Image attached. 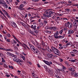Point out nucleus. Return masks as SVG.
Returning <instances> with one entry per match:
<instances>
[{
    "label": "nucleus",
    "instance_id": "24",
    "mask_svg": "<svg viewBox=\"0 0 78 78\" xmlns=\"http://www.w3.org/2000/svg\"><path fill=\"white\" fill-rule=\"evenodd\" d=\"M64 63L65 64H66V65L67 66H69V62H67V61H66V62H64Z\"/></svg>",
    "mask_w": 78,
    "mask_h": 78
},
{
    "label": "nucleus",
    "instance_id": "43",
    "mask_svg": "<svg viewBox=\"0 0 78 78\" xmlns=\"http://www.w3.org/2000/svg\"><path fill=\"white\" fill-rule=\"evenodd\" d=\"M46 32L47 33H51V31H48V30H46Z\"/></svg>",
    "mask_w": 78,
    "mask_h": 78
},
{
    "label": "nucleus",
    "instance_id": "14",
    "mask_svg": "<svg viewBox=\"0 0 78 78\" xmlns=\"http://www.w3.org/2000/svg\"><path fill=\"white\" fill-rule=\"evenodd\" d=\"M34 31L35 32V33L37 34L39 33V31H38V30L36 29H34Z\"/></svg>",
    "mask_w": 78,
    "mask_h": 78
},
{
    "label": "nucleus",
    "instance_id": "15",
    "mask_svg": "<svg viewBox=\"0 0 78 78\" xmlns=\"http://www.w3.org/2000/svg\"><path fill=\"white\" fill-rule=\"evenodd\" d=\"M51 69L50 68H48V72L49 73H51V74H52V73H51Z\"/></svg>",
    "mask_w": 78,
    "mask_h": 78
},
{
    "label": "nucleus",
    "instance_id": "20",
    "mask_svg": "<svg viewBox=\"0 0 78 78\" xmlns=\"http://www.w3.org/2000/svg\"><path fill=\"white\" fill-rule=\"evenodd\" d=\"M48 23V21H47V20H44V24H47Z\"/></svg>",
    "mask_w": 78,
    "mask_h": 78
},
{
    "label": "nucleus",
    "instance_id": "19",
    "mask_svg": "<svg viewBox=\"0 0 78 78\" xmlns=\"http://www.w3.org/2000/svg\"><path fill=\"white\" fill-rule=\"evenodd\" d=\"M44 17H50L49 16H48V15H45V14L44 13L43 15Z\"/></svg>",
    "mask_w": 78,
    "mask_h": 78
},
{
    "label": "nucleus",
    "instance_id": "4",
    "mask_svg": "<svg viewBox=\"0 0 78 78\" xmlns=\"http://www.w3.org/2000/svg\"><path fill=\"white\" fill-rule=\"evenodd\" d=\"M43 62L46 64H47V65H48V66H51V65H50V63H49V62H48V61H47L46 60H43Z\"/></svg>",
    "mask_w": 78,
    "mask_h": 78
},
{
    "label": "nucleus",
    "instance_id": "17",
    "mask_svg": "<svg viewBox=\"0 0 78 78\" xmlns=\"http://www.w3.org/2000/svg\"><path fill=\"white\" fill-rule=\"evenodd\" d=\"M18 59L19 58H17V57H14L13 59V61H16V62H17Z\"/></svg>",
    "mask_w": 78,
    "mask_h": 78
},
{
    "label": "nucleus",
    "instance_id": "57",
    "mask_svg": "<svg viewBox=\"0 0 78 78\" xmlns=\"http://www.w3.org/2000/svg\"><path fill=\"white\" fill-rule=\"evenodd\" d=\"M4 13L5 14V15H6V16L8 14V13L6 11L4 12Z\"/></svg>",
    "mask_w": 78,
    "mask_h": 78
},
{
    "label": "nucleus",
    "instance_id": "36",
    "mask_svg": "<svg viewBox=\"0 0 78 78\" xmlns=\"http://www.w3.org/2000/svg\"><path fill=\"white\" fill-rule=\"evenodd\" d=\"M62 69L63 70H66L67 69V68L64 66H62Z\"/></svg>",
    "mask_w": 78,
    "mask_h": 78
},
{
    "label": "nucleus",
    "instance_id": "50",
    "mask_svg": "<svg viewBox=\"0 0 78 78\" xmlns=\"http://www.w3.org/2000/svg\"><path fill=\"white\" fill-rule=\"evenodd\" d=\"M22 55H23L24 56H26V55H27V54H25V53L23 52H22Z\"/></svg>",
    "mask_w": 78,
    "mask_h": 78
},
{
    "label": "nucleus",
    "instance_id": "2",
    "mask_svg": "<svg viewBox=\"0 0 78 78\" xmlns=\"http://www.w3.org/2000/svg\"><path fill=\"white\" fill-rule=\"evenodd\" d=\"M24 7V5L23 4H21L20 5V7H16V8H18L20 10H24L25 9L23 8Z\"/></svg>",
    "mask_w": 78,
    "mask_h": 78
},
{
    "label": "nucleus",
    "instance_id": "42",
    "mask_svg": "<svg viewBox=\"0 0 78 78\" xmlns=\"http://www.w3.org/2000/svg\"><path fill=\"white\" fill-rule=\"evenodd\" d=\"M55 77H56L57 78H61L60 76H59L57 75H55Z\"/></svg>",
    "mask_w": 78,
    "mask_h": 78
},
{
    "label": "nucleus",
    "instance_id": "37",
    "mask_svg": "<svg viewBox=\"0 0 78 78\" xmlns=\"http://www.w3.org/2000/svg\"><path fill=\"white\" fill-rule=\"evenodd\" d=\"M7 36L8 37H9L11 36V35L9 34H7Z\"/></svg>",
    "mask_w": 78,
    "mask_h": 78
},
{
    "label": "nucleus",
    "instance_id": "44",
    "mask_svg": "<svg viewBox=\"0 0 78 78\" xmlns=\"http://www.w3.org/2000/svg\"><path fill=\"white\" fill-rule=\"evenodd\" d=\"M54 29L53 30V31H56V30H57V28H56V27H54Z\"/></svg>",
    "mask_w": 78,
    "mask_h": 78
},
{
    "label": "nucleus",
    "instance_id": "9",
    "mask_svg": "<svg viewBox=\"0 0 78 78\" xmlns=\"http://www.w3.org/2000/svg\"><path fill=\"white\" fill-rule=\"evenodd\" d=\"M12 27L16 28L17 27V24H16V23L15 22H13L12 24Z\"/></svg>",
    "mask_w": 78,
    "mask_h": 78
},
{
    "label": "nucleus",
    "instance_id": "29",
    "mask_svg": "<svg viewBox=\"0 0 78 78\" xmlns=\"http://www.w3.org/2000/svg\"><path fill=\"white\" fill-rule=\"evenodd\" d=\"M30 33L32 34H33V35H34V36H36V34H34V33H33V31H32L31 30H30Z\"/></svg>",
    "mask_w": 78,
    "mask_h": 78
},
{
    "label": "nucleus",
    "instance_id": "48",
    "mask_svg": "<svg viewBox=\"0 0 78 78\" xmlns=\"http://www.w3.org/2000/svg\"><path fill=\"white\" fill-rule=\"evenodd\" d=\"M4 67H5V68H8V66H7V65H6L5 64H4Z\"/></svg>",
    "mask_w": 78,
    "mask_h": 78
},
{
    "label": "nucleus",
    "instance_id": "25",
    "mask_svg": "<svg viewBox=\"0 0 78 78\" xmlns=\"http://www.w3.org/2000/svg\"><path fill=\"white\" fill-rule=\"evenodd\" d=\"M36 17H37V16H34L33 17H30V20H33V19L34 18H36Z\"/></svg>",
    "mask_w": 78,
    "mask_h": 78
},
{
    "label": "nucleus",
    "instance_id": "38",
    "mask_svg": "<svg viewBox=\"0 0 78 78\" xmlns=\"http://www.w3.org/2000/svg\"><path fill=\"white\" fill-rule=\"evenodd\" d=\"M36 26H34L33 27H31V28H33V30H34V29H36Z\"/></svg>",
    "mask_w": 78,
    "mask_h": 78
},
{
    "label": "nucleus",
    "instance_id": "58",
    "mask_svg": "<svg viewBox=\"0 0 78 78\" xmlns=\"http://www.w3.org/2000/svg\"><path fill=\"white\" fill-rule=\"evenodd\" d=\"M0 57H2L3 56V54L0 53Z\"/></svg>",
    "mask_w": 78,
    "mask_h": 78
},
{
    "label": "nucleus",
    "instance_id": "18",
    "mask_svg": "<svg viewBox=\"0 0 78 78\" xmlns=\"http://www.w3.org/2000/svg\"><path fill=\"white\" fill-rule=\"evenodd\" d=\"M48 52L49 53H50L51 51H52L51 49H50V48H48L47 49Z\"/></svg>",
    "mask_w": 78,
    "mask_h": 78
},
{
    "label": "nucleus",
    "instance_id": "21",
    "mask_svg": "<svg viewBox=\"0 0 78 78\" xmlns=\"http://www.w3.org/2000/svg\"><path fill=\"white\" fill-rule=\"evenodd\" d=\"M71 44H72V43H71V42H69L66 43V46H68V45H71Z\"/></svg>",
    "mask_w": 78,
    "mask_h": 78
},
{
    "label": "nucleus",
    "instance_id": "6",
    "mask_svg": "<svg viewBox=\"0 0 78 78\" xmlns=\"http://www.w3.org/2000/svg\"><path fill=\"white\" fill-rule=\"evenodd\" d=\"M17 63L18 64H20V65H22V61L20 59L18 58L17 61Z\"/></svg>",
    "mask_w": 78,
    "mask_h": 78
},
{
    "label": "nucleus",
    "instance_id": "23",
    "mask_svg": "<svg viewBox=\"0 0 78 78\" xmlns=\"http://www.w3.org/2000/svg\"><path fill=\"white\" fill-rule=\"evenodd\" d=\"M69 26H70V28H72V23H70L69 24Z\"/></svg>",
    "mask_w": 78,
    "mask_h": 78
},
{
    "label": "nucleus",
    "instance_id": "3",
    "mask_svg": "<svg viewBox=\"0 0 78 78\" xmlns=\"http://www.w3.org/2000/svg\"><path fill=\"white\" fill-rule=\"evenodd\" d=\"M68 70L69 71H72V72H75V69H74L73 67H68Z\"/></svg>",
    "mask_w": 78,
    "mask_h": 78
},
{
    "label": "nucleus",
    "instance_id": "47",
    "mask_svg": "<svg viewBox=\"0 0 78 78\" xmlns=\"http://www.w3.org/2000/svg\"><path fill=\"white\" fill-rule=\"evenodd\" d=\"M45 43H46L45 42V43H44V42H43V41H42V45H44V46H45V45H45Z\"/></svg>",
    "mask_w": 78,
    "mask_h": 78
},
{
    "label": "nucleus",
    "instance_id": "55",
    "mask_svg": "<svg viewBox=\"0 0 78 78\" xmlns=\"http://www.w3.org/2000/svg\"><path fill=\"white\" fill-rule=\"evenodd\" d=\"M0 50H5V49H4L3 48L0 47Z\"/></svg>",
    "mask_w": 78,
    "mask_h": 78
},
{
    "label": "nucleus",
    "instance_id": "7",
    "mask_svg": "<svg viewBox=\"0 0 78 78\" xmlns=\"http://www.w3.org/2000/svg\"><path fill=\"white\" fill-rule=\"evenodd\" d=\"M54 13H55V12H52L51 11H49L48 12V16H49V17H51V14H54Z\"/></svg>",
    "mask_w": 78,
    "mask_h": 78
},
{
    "label": "nucleus",
    "instance_id": "40",
    "mask_svg": "<svg viewBox=\"0 0 78 78\" xmlns=\"http://www.w3.org/2000/svg\"><path fill=\"white\" fill-rule=\"evenodd\" d=\"M21 58H22V59H23V60L25 61V56H21Z\"/></svg>",
    "mask_w": 78,
    "mask_h": 78
},
{
    "label": "nucleus",
    "instance_id": "56",
    "mask_svg": "<svg viewBox=\"0 0 78 78\" xmlns=\"http://www.w3.org/2000/svg\"><path fill=\"white\" fill-rule=\"evenodd\" d=\"M10 56H12V57H15V55H14L13 54H12V53H11V54Z\"/></svg>",
    "mask_w": 78,
    "mask_h": 78
},
{
    "label": "nucleus",
    "instance_id": "59",
    "mask_svg": "<svg viewBox=\"0 0 78 78\" xmlns=\"http://www.w3.org/2000/svg\"><path fill=\"white\" fill-rule=\"evenodd\" d=\"M40 23H41L40 25H41L42 26H43L44 25V23L42 22H41Z\"/></svg>",
    "mask_w": 78,
    "mask_h": 78
},
{
    "label": "nucleus",
    "instance_id": "33",
    "mask_svg": "<svg viewBox=\"0 0 78 78\" xmlns=\"http://www.w3.org/2000/svg\"><path fill=\"white\" fill-rule=\"evenodd\" d=\"M14 48L15 49V50H16V51H17V50L18 49V48H17V46H15Z\"/></svg>",
    "mask_w": 78,
    "mask_h": 78
},
{
    "label": "nucleus",
    "instance_id": "28",
    "mask_svg": "<svg viewBox=\"0 0 78 78\" xmlns=\"http://www.w3.org/2000/svg\"><path fill=\"white\" fill-rule=\"evenodd\" d=\"M4 1L3 0H1L0 2V4H4Z\"/></svg>",
    "mask_w": 78,
    "mask_h": 78
},
{
    "label": "nucleus",
    "instance_id": "61",
    "mask_svg": "<svg viewBox=\"0 0 78 78\" xmlns=\"http://www.w3.org/2000/svg\"><path fill=\"white\" fill-rule=\"evenodd\" d=\"M50 30H53L54 29V27H50Z\"/></svg>",
    "mask_w": 78,
    "mask_h": 78
},
{
    "label": "nucleus",
    "instance_id": "26",
    "mask_svg": "<svg viewBox=\"0 0 78 78\" xmlns=\"http://www.w3.org/2000/svg\"><path fill=\"white\" fill-rule=\"evenodd\" d=\"M66 11L68 12H70V9H66Z\"/></svg>",
    "mask_w": 78,
    "mask_h": 78
},
{
    "label": "nucleus",
    "instance_id": "64",
    "mask_svg": "<svg viewBox=\"0 0 78 78\" xmlns=\"http://www.w3.org/2000/svg\"><path fill=\"white\" fill-rule=\"evenodd\" d=\"M71 56H73V57L75 56V54H71Z\"/></svg>",
    "mask_w": 78,
    "mask_h": 78
},
{
    "label": "nucleus",
    "instance_id": "52",
    "mask_svg": "<svg viewBox=\"0 0 78 78\" xmlns=\"http://www.w3.org/2000/svg\"><path fill=\"white\" fill-rule=\"evenodd\" d=\"M6 41H7V42H11V41L9 39H7Z\"/></svg>",
    "mask_w": 78,
    "mask_h": 78
},
{
    "label": "nucleus",
    "instance_id": "46",
    "mask_svg": "<svg viewBox=\"0 0 78 78\" xmlns=\"http://www.w3.org/2000/svg\"><path fill=\"white\" fill-rule=\"evenodd\" d=\"M57 19L58 21V20H59V21L60 20V18H59V16L57 17Z\"/></svg>",
    "mask_w": 78,
    "mask_h": 78
},
{
    "label": "nucleus",
    "instance_id": "12",
    "mask_svg": "<svg viewBox=\"0 0 78 78\" xmlns=\"http://www.w3.org/2000/svg\"><path fill=\"white\" fill-rule=\"evenodd\" d=\"M74 77H76V78H78V73H76L74 72Z\"/></svg>",
    "mask_w": 78,
    "mask_h": 78
},
{
    "label": "nucleus",
    "instance_id": "49",
    "mask_svg": "<svg viewBox=\"0 0 78 78\" xmlns=\"http://www.w3.org/2000/svg\"><path fill=\"white\" fill-rule=\"evenodd\" d=\"M44 69H46V70H47V69H48L47 66H44Z\"/></svg>",
    "mask_w": 78,
    "mask_h": 78
},
{
    "label": "nucleus",
    "instance_id": "54",
    "mask_svg": "<svg viewBox=\"0 0 78 78\" xmlns=\"http://www.w3.org/2000/svg\"><path fill=\"white\" fill-rule=\"evenodd\" d=\"M59 59H60V61L61 62H63V59H62L61 58H60Z\"/></svg>",
    "mask_w": 78,
    "mask_h": 78
},
{
    "label": "nucleus",
    "instance_id": "53",
    "mask_svg": "<svg viewBox=\"0 0 78 78\" xmlns=\"http://www.w3.org/2000/svg\"><path fill=\"white\" fill-rule=\"evenodd\" d=\"M61 3L62 4H66L67 3L65 2H61Z\"/></svg>",
    "mask_w": 78,
    "mask_h": 78
},
{
    "label": "nucleus",
    "instance_id": "13",
    "mask_svg": "<svg viewBox=\"0 0 78 78\" xmlns=\"http://www.w3.org/2000/svg\"><path fill=\"white\" fill-rule=\"evenodd\" d=\"M41 44H37V48H38V49H39V50H40V49H42L41 48Z\"/></svg>",
    "mask_w": 78,
    "mask_h": 78
},
{
    "label": "nucleus",
    "instance_id": "31",
    "mask_svg": "<svg viewBox=\"0 0 78 78\" xmlns=\"http://www.w3.org/2000/svg\"><path fill=\"white\" fill-rule=\"evenodd\" d=\"M44 13H45V14H48V10H46L44 12Z\"/></svg>",
    "mask_w": 78,
    "mask_h": 78
},
{
    "label": "nucleus",
    "instance_id": "34",
    "mask_svg": "<svg viewBox=\"0 0 78 78\" xmlns=\"http://www.w3.org/2000/svg\"><path fill=\"white\" fill-rule=\"evenodd\" d=\"M69 61H71V62H75L76 60H69Z\"/></svg>",
    "mask_w": 78,
    "mask_h": 78
},
{
    "label": "nucleus",
    "instance_id": "62",
    "mask_svg": "<svg viewBox=\"0 0 78 78\" xmlns=\"http://www.w3.org/2000/svg\"><path fill=\"white\" fill-rule=\"evenodd\" d=\"M2 11H3V12H6V10H5V9H2Z\"/></svg>",
    "mask_w": 78,
    "mask_h": 78
},
{
    "label": "nucleus",
    "instance_id": "5",
    "mask_svg": "<svg viewBox=\"0 0 78 78\" xmlns=\"http://www.w3.org/2000/svg\"><path fill=\"white\" fill-rule=\"evenodd\" d=\"M33 51L34 53H38L39 52V51L37 49H34L33 50Z\"/></svg>",
    "mask_w": 78,
    "mask_h": 78
},
{
    "label": "nucleus",
    "instance_id": "60",
    "mask_svg": "<svg viewBox=\"0 0 78 78\" xmlns=\"http://www.w3.org/2000/svg\"><path fill=\"white\" fill-rule=\"evenodd\" d=\"M65 26L66 27H68V24L67 23H65Z\"/></svg>",
    "mask_w": 78,
    "mask_h": 78
},
{
    "label": "nucleus",
    "instance_id": "27",
    "mask_svg": "<svg viewBox=\"0 0 78 78\" xmlns=\"http://www.w3.org/2000/svg\"><path fill=\"white\" fill-rule=\"evenodd\" d=\"M63 32V30L62 29L59 31V33L60 34H62V32Z\"/></svg>",
    "mask_w": 78,
    "mask_h": 78
},
{
    "label": "nucleus",
    "instance_id": "45",
    "mask_svg": "<svg viewBox=\"0 0 78 78\" xmlns=\"http://www.w3.org/2000/svg\"><path fill=\"white\" fill-rule=\"evenodd\" d=\"M54 56V55L52 54H51L50 55V57L49 58H51L52 57H53Z\"/></svg>",
    "mask_w": 78,
    "mask_h": 78
},
{
    "label": "nucleus",
    "instance_id": "10",
    "mask_svg": "<svg viewBox=\"0 0 78 78\" xmlns=\"http://www.w3.org/2000/svg\"><path fill=\"white\" fill-rule=\"evenodd\" d=\"M5 50L6 51H12L13 52L14 51L12 49H5Z\"/></svg>",
    "mask_w": 78,
    "mask_h": 78
},
{
    "label": "nucleus",
    "instance_id": "32",
    "mask_svg": "<svg viewBox=\"0 0 78 78\" xmlns=\"http://www.w3.org/2000/svg\"><path fill=\"white\" fill-rule=\"evenodd\" d=\"M2 62H5V60L3 58H2Z\"/></svg>",
    "mask_w": 78,
    "mask_h": 78
},
{
    "label": "nucleus",
    "instance_id": "30",
    "mask_svg": "<svg viewBox=\"0 0 78 78\" xmlns=\"http://www.w3.org/2000/svg\"><path fill=\"white\" fill-rule=\"evenodd\" d=\"M7 55H8V56H11V53L8 52L7 53Z\"/></svg>",
    "mask_w": 78,
    "mask_h": 78
},
{
    "label": "nucleus",
    "instance_id": "35",
    "mask_svg": "<svg viewBox=\"0 0 78 78\" xmlns=\"http://www.w3.org/2000/svg\"><path fill=\"white\" fill-rule=\"evenodd\" d=\"M75 72H76V71H73V72H72L71 73V75L72 76H73V75L74 74V73H75Z\"/></svg>",
    "mask_w": 78,
    "mask_h": 78
},
{
    "label": "nucleus",
    "instance_id": "16",
    "mask_svg": "<svg viewBox=\"0 0 78 78\" xmlns=\"http://www.w3.org/2000/svg\"><path fill=\"white\" fill-rule=\"evenodd\" d=\"M73 30H69V31L68 32V34H72V33H73Z\"/></svg>",
    "mask_w": 78,
    "mask_h": 78
},
{
    "label": "nucleus",
    "instance_id": "41",
    "mask_svg": "<svg viewBox=\"0 0 78 78\" xmlns=\"http://www.w3.org/2000/svg\"><path fill=\"white\" fill-rule=\"evenodd\" d=\"M20 24H21V25H22L24 26V25H25V24L24 23H23V22H20Z\"/></svg>",
    "mask_w": 78,
    "mask_h": 78
},
{
    "label": "nucleus",
    "instance_id": "51",
    "mask_svg": "<svg viewBox=\"0 0 78 78\" xmlns=\"http://www.w3.org/2000/svg\"><path fill=\"white\" fill-rule=\"evenodd\" d=\"M5 8H6V9L8 8V5H7V4H6V3H5Z\"/></svg>",
    "mask_w": 78,
    "mask_h": 78
},
{
    "label": "nucleus",
    "instance_id": "39",
    "mask_svg": "<svg viewBox=\"0 0 78 78\" xmlns=\"http://www.w3.org/2000/svg\"><path fill=\"white\" fill-rule=\"evenodd\" d=\"M51 54H50V53H48L47 54V56H48V57H49V58H50V55Z\"/></svg>",
    "mask_w": 78,
    "mask_h": 78
},
{
    "label": "nucleus",
    "instance_id": "1",
    "mask_svg": "<svg viewBox=\"0 0 78 78\" xmlns=\"http://www.w3.org/2000/svg\"><path fill=\"white\" fill-rule=\"evenodd\" d=\"M52 50L53 52L55 55L59 56L60 54V51L59 50L57 49L56 48L52 47H51Z\"/></svg>",
    "mask_w": 78,
    "mask_h": 78
},
{
    "label": "nucleus",
    "instance_id": "11",
    "mask_svg": "<svg viewBox=\"0 0 78 78\" xmlns=\"http://www.w3.org/2000/svg\"><path fill=\"white\" fill-rule=\"evenodd\" d=\"M30 46L31 49H32V50H33L34 49H35L34 46L31 45V44H30Z\"/></svg>",
    "mask_w": 78,
    "mask_h": 78
},
{
    "label": "nucleus",
    "instance_id": "63",
    "mask_svg": "<svg viewBox=\"0 0 78 78\" xmlns=\"http://www.w3.org/2000/svg\"><path fill=\"white\" fill-rule=\"evenodd\" d=\"M76 10L75 9H74L73 10V12H76Z\"/></svg>",
    "mask_w": 78,
    "mask_h": 78
},
{
    "label": "nucleus",
    "instance_id": "22",
    "mask_svg": "<svg viewBox=\"0 0 78 78\" xmlns=\"http://www.w3.org/2000/svg\"><path fill=\"white\" fill-rule=\"evenodd\" d=\"M61 37H62V36H58L57 37H55V39H61Z\"/></svg>",
    "mask_w": 78,
    "mask_h": 78
},
{
    "label": "nucleus",
    "instance_id": "8",
    "mask_svg": "<svg viewBox=\"0 0 78 78\" xmlns=\"http://www.w3.org/2000/svg\"><path fill=\"white\" fill-rule=\"evenodd\" d=\"M58 34H59V32L58 31H56V33L54 34V37H55H55L58 36Z\"/></svg>",
    "mask_w": 78,
    "mask_h": 78
}]
</instances>
